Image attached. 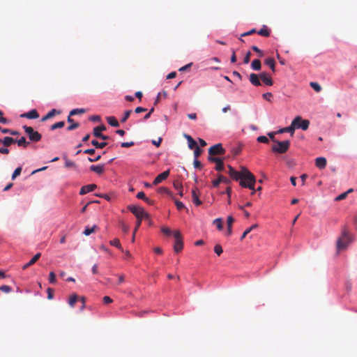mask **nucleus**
Returning <instances> with one entry per match:
<instances>
[{
  "mask_svg": "<svg viewBox=\"0 0 357 357\" xmlns=\"http://www.w3.org/2000/svg\"><path fill=\"white\" fill-rule=\"evenodd\" d=\"M40 253H37L33 256V257L28 262V265L32 266L34 264L40 257Z\"/></svg>",
  "mask_w": 357,
  "mask_h": 357,
  "instance_id": "39",
  "label": "nucleus"
},
{
  "mask_svg": "<svg viewBox=\"0 0 357 357\" xmlns=\"http://www.w3.org/2000/svg\"><path fill=\"white\" fill-rule=\"evenodd\" d=\"M256 32H257L256 29H252L250 30L249 31H247V32H245V33H242L241 36V37H244V36H250V35H251L252 33H255Z\"/></svg>",
  "mask_w": 357,
  "mask_h": 357,
  "instance_id": "59",
  "label": "nucleus"
},
{
  "mask_svg": "<svg viewBox=\"0 0 357 357\" xmlns=\"http://www.w3.org/2000/svg\"><path fill=\"white\" fill-rule=\"evenodd\" d=\"M199 190L197 188H195L192 190V202L196 206H199L202 204V201L199 198Z\"/></svg>",
  "mask_w": 357,
  "mask_h": 357,
  "instance_id": "12",
  "label": "nucleus"
},
{
  "mask_svg": "<svg viewBox=\"0 0 357 357\" xmlns=\"http://www.w3.org/2000/svg\"><path fill=\"white\" fill-rule=\"evenodd\" d=\"M91 144L96 146V148L99 149H102L107 145L106 142H98L97 140L91 141Z\"/></svg>",
  "mask_w": 357,
  "mask_h": 357,
  "instance_id": "32",
  "label": "nucleus"
},
{
  "mask_svg": "<svg viewBox=\"0 0 357 357\" xmlns=\"http://www.w3.org/2000/svg\"><path fill=\"white\" fill-rule=\"evenodd\" d=\"M241 149L240 147H236V148H233L231 149V152H232L233 155H236L239 154V153L241 152Z\"/></svg>",
  "mask_w": 357,
  "mask_h": 357,
  "instance_id": "63",
  "label": "nucleus"
},
{
  "mask_svg": "<svg viewBox=\"0 0 357 357\" xmlns=\"http://www.w3.org/2000/svg\"><path fill=\"white\" fill-rule=\"evenodd\" d=\"M294 128L292 127V123H291L290 126H288V127H286V128H282L280 129L278 132L279 133H282V132H290L291 135L294 134Z\"/></svg>",
  "mask_w": 357,
  "mask_h": 357,
  "instance_id": "30",
  "label": "nucleus"
},
{
  "mask_svg": "<svg viewBox=\"0 0 357 357\" xmlns=\"http://www.w3.org/2000/svg\"><path fill=\"white\" fill-rule=\"evenodd\" d=\"M106 130V126L104 124L96 126L93 128V134L97 137L102 139L103 140L108 139L109 137L108 136L104 135L102 134V132Z\"/></svg>",
  "mask_w": 357,
  "mask_h": 357,
  "instance_id": "9",
  "label": "nucleus"
},
{
  "mask_svg": "<svg viewBox=\"0 0 357 357\" xmlns=\"http://www.w3.org/2000/svg\"><path fill=\"white\" fill-rule=\"evenodd\" d=\"M86 110L84 109H74L71 110L67 119L68 122L71 123L73 121V119L71 118L72 116L84 114Z\"/></svg>",
  "mask_w": 357,
  "mask_h": 357,
  "instance_id": "19",
  "label": "nucleus"
},
{
  "mask_svg": "<svg viewBox=\"0 0 357 357\" xmlns=\"http://www.w3.org/2000/svg\"><path fill=\"white\" fill-rule=\"evenodd\" d=\"M194 151V156L197 159L202 153V150L199 146H195Z\"/></svg>",
  "mask_w": 357,
  "mask_h": 357,
  "instance_id": "44",
  "label": "nucleus"
},
{
  "mask_svg": "<svg viewBox=\"0 0 357 357\" xmlns=\"http://www.w3.org/2000/svg\"><path fill=\"white\" fill-rule=\"evenodd\" d=\"M21 172H22L21 167L16 168L15 170L14 171V172L13 173L12 179L14 180L17 176H18L21 174Z\"/></svg>",
  "mask_w": 357,
  "mask_h": 357,
  "instance_id": "45",
  "label": "nucleus"
},
{
  "mask_svg": "<svg viewBox=\"0 0 357 357\" xmlns=\"http://www.w3.org/2000/svg\"><path fill=\"white\" fill-rule=\"evenodd\" d=\"M1 132L3 133H9L11 135H19V132H17L16 130H12L8 129V128L1 129Z\"/></svg>",
  "mask_w": 357,
  "mask_h": 357,
  "instance_id": "40",
  "label": "nucleus"
},
{
  "mask_svg": "<svg viewBox=\"0 0 357 357\" xmlns=\"http://www.w3.org/2000/svg\"><path fill=\"white\" fill-rule=\"evenodd\" d=\"M260 79L267 86H272L273 84L271 77L268 73L263 72L259 74Z\"/></svg>",
  "mask_w": 357,
  "mask_h": 357,
  "instance_id": "11",
  "label": "nucleus"
},
{
  "mask_svg": "<svg viewBox=\"0 0 357 357\" xmlns=\"http://www.w3.org/2000/svg\"><path fill=\"white\" fill-rule=\"evenodd\" d=\"M70 123V125L67 128L68 131L73 130L79 126V124L78 123L74 122V121Z\"/></svg>",
  "mask_w": 357,
  "mask_h": 357,
  "instance_id": "41",
  "label": "nucleus"
},
{
  "mask_svg": "<svg viewBox=\"0 0 357 357\" xmlns=\"http://www.w3.org/2000/svg\"><path fill=\"white\" fill-rule=\"evenodd\" d=\"M208 161H210L211 162H215L216 164V166L215 168L216 171L220 172L224 169V162L221 158L208 156Z\"/></svg>",
  "mask_w": 357,
  "mask_h": 357,
  "instance_id": "10",
  "label": "nucleus"
},
{
  "mask_svg": "<svg viewBox=\"0 0 357 357\" xmlns=\"http://www.w3.org/2000/svg\"><path fill=\"white\" fill-rule=\"evenodd\" d=\"M161 231L165 234V235H167V236H171L172 234V230L168 228V227H163L161 228Z\"/></svg>",
  "mask_w": 357,
  "mask_h": 357,
  "instance_id": "48",
  "label": "nucleus"
},
{
  "mask_svg": "<svg viewBox=\"0 0 357 357\" xmlns=\"http://www.w3.org/2000/svg\"><path fill=\"white\" fill-rule=\"evenodd\" d=\"M94 195L96 197H103V198H105V199H107L108 201L110 199L109 196L108 195H107V194H97V193H94Z\"/></svg>",
  "mask_w": 357,
  "mask_h": 357,
  "instance_id": "61",
  "label": "nucleus"
},
{
  "mask_svg": "<svg viewBox=\"0 0 357 357\" xmlns=\"http://www.w3.org/2000/svg\"><path fill=\"white\" fill-rule=\"evenodd\" d=\"M174 187L176 190H178V195L181 196V197H183V185L182 183L178 181H175L174 182Z\"/></svg>",
  "mask_w": 357,
  "mask_h": 357,
  "instance_id": "25",
  "label": "nucleus"
},
{
  "mask_svg": "<svg viewBox=\"0 0 357 357\" xmlns=\"http://www.w3.org/2000/svg\"><path fill=\"white\" fill-rule=\"evenodd\" d=\"M214 252L218 256H220L222 253V252H223L222 246L220 245H219V244L215 245V247H214Z\"/></svg>",
  "mask_w": 357,
  "mask_h": 357,
  "instance_id": "43",
  "label": "nucleus"
},
{
  "mask_svg": "<svg viewBox=\"0 0 357 357\" xmlns=\"http://www.w3.org/2000/svg\"><path fill=\"white\" fill-rule=\"evenodd\" d=\"M15 142L19 146H23L24 148L27 147V146L29 144V142L26 140L24 137H22L18 140H16Z\"/></svg>",
  "mask_w": 357,
  "mask_h": 357,
  "instance_id": "28",
  "label": "nucleus"
},
{
  "mask_svg": "<svg viewBox=\"0 0 357 357\" xmlns=\"http://www.w3.org/2000/svg\"><path fill=\"white\" fill-rule=\"evenodd\" d=\"M175 204L178 210H182L185 208L183 202L178 200H175Z\"/></svg>",
  "mask_w": 357,
  "mask_h": 357,
  "instance_id": "54",
  "label": "nucleus"
},
{
  "mask_svg": "<svg viewBox=\"0 0 357 357\" xmlns=\"http://www.w3.org/2000/svg\"><path fill=\"white\" fill-rule=\"evenodd\" d=\"M0 290L5 293H9L12 291V288L8 285H2L0 287Z\"/></svg>",
  "mask_w": 357,
  "mask_h": 357,
  "instance_id": "49",
  "label": "nucleus"
},
{
  "mask_svg": "<svg viewBox=\"0 0 357 357\" xmlns=\"http://www.w3.org/2000/svg\"><path fill=\"white\" fill-rule=\"evenodd\" d=\"M22 118H26L29 119H36L39 117L38 112L36 109H31V111L24 113L20 116Z\"/></svg>",
  "mask_w": 357,
  "mask_h": 357,
  "instance_id": "14",
  "label": "nucleus"
},
{
  "mask_svg": "<svg viewBox=\"0 0 357 357\" xmlns=\"http://www.w3.org/2000/svg\"><path fill=\"white\" fill-rule=\"evenodd\" d=\"M47 298L52 299L53 298V289L51 288H47Z\"/></svg>",
  "mask_w": 357,
  "mask_h": 357,
  "instance_id": "64",
  "label": "nucleus"
},
{
  "mask_svg": "<svg viewBox=\"0 0 357 357\" xmlns=\"http://www.w3.org/2000/svg\"><path fill=\"white\" fill-rule=\"evenodd\" d=\"M175 242L174 244V250L175 252L178 253L181 252L183 248V241L181 232L177 230L174 232Z\"/></svg>",
  "mask_w": 357,
  "mask_h": 357,
  "instance_id": "7",
  "label": "nucleus"
},
{
  "mask_svg": "<svg viewBox=\"0 0 357 357\" xmlns=\"http://www.w3.org/2000/svg\"><path fill=\"white\" fill-rule=\"evenodd\" d=\"M23 129L31 142H38L41 139L42 135L38 132L35 131L32 127L24 126Z\"/></svg>",
  "mask_w": 357,
  "mask_h": 357,
  "instance_id": "6",
  "label": "nucleus"
},
{
  "mask_svg": "<svg viewBox=\"0 0 357 357\" xmlns=\"http://www.w3.org/2000/svg\"><path fill=\"white\" fill-rule=\"evenodd\" d=\"M251 67L254 70H259L261 67V61L259 59H255L251 63Z\"/></svg>",
  "mask_w": 357,
  "mask_h": 357,
  "instance_id": "27",
  "label": "nucleus"
},
{
  "mask_svg": "<svg viewBox=\"0 0 357 357\" xmlns=\"http://www.w3.org/2000/svg\"><path fill=\"white\" fill-rule=\"evenodd\" d=\"M131 113H132V110H126L124 112V116L121 119V122L124 123L129 118Z\"/></svg>",
  "mask_w": 357,
  "mask_h": 357,
  "instance_id": "52",
  "label": "nucleus"
},
{
  "mask_svg": "<svg viewBox=\"0 0 357 357\" xmlns=\"http://www.w3.org/2000/svg\"><path fill=\"white\" fill-rule=\"evenodd\" d=\"M128 209L137 218V221L135 228V232H136L142 224V220L149 219V215L142 207L136 205H128Z\"/></svg>",
  "mask_w": 357,
  "mask_h": 357,
  "instance_id": "2",
  "label": "nucleus"
},
{
  "mask_svg": "<svg viewBox=\"0 0 357 357\" xmlns=\"http://www.w3.org/2000/svg\"><path fill=\"white\" fill-rule=\"evenodd\" d=\"M185 137L188 140V147L190 149H193L195 146H197V142L193 139V138L190 135H185Z\"/></svg>",
  "mask_w": 357,
  "mask_h": 357,
  "instance_id": "26",
  "label": "nucleus"
},
{
  "mask_svg": "<svg viewBox=\"0 0 357 357\" xmlns=\"http://www.w3.org/2000/svg\"><path fill=\"white\" fill-rule=\"evenodd\" d=\"M213 224L216 226L218 230H222L223 228L222 218H216L213 220Z\"/></svg>",
  "mask_w": 357,
  "mask_h": 357,
  "instance_id": "34",
  "label": "nucleus"
},
{
  "mask_svg": "<svg viewBox=\"0 0 357 357\" xmlns=\"http://www.w3.org/2000/svg\"><path fill=\"white\" fill-rule=\"evenodd\" d=\"M347 195H348V192H343V193L340 194V195H338L335 198V200L340 201V200L344 199Z\"/></svg>",
  "mask_w": 357,
  "mask_h": 357,
  "instance_id": "55",
  "label": "nucleus"
},
{
  "mask_svg": "<svg viewBox=\"0 0 357 357\" xmlns=\"http://www.w3.org/2000/svg\"><path fill=\"white\" fill-rule=\"evenodd\" d=\"M265 63L271 69L275 72V62L274 61V59L273 58H268L265 60Z\"/></svg>",
  "mask_w": 357,
  "mask_h": 357,
  "instance_id": "29",
  "label": "nucleus"
},
{
  "mask_svg": "<svg viewBox=\"0 0 357 357\" xmlns=\"http://www.w3.org/2000/svg\"><path fill=\"white\" fill-rule=\"evenodd\" d=\"M260 77L259 75H257L255 73H251L250 75V82L251 84L255 86H259L261 85L260 82Z\"/></svg>",
  "mask_w": 357,
  "mask_h": 357,
  "instance_id": "18",
  "label": "nucleus"
},
{
  "mask_svg": "<svg viewBox=\"0 0 357 357\" xmlns=\"http://www.w3.org/2000/svg\"><path fill=\"white\" fill-rule=\"evenodd\" d=\"M251 48H252V50L253 51H255L256 53H257V54H258V56H259V57H262V56H264V53H263V52H262L260 49H259L257 46L253 45V46H252V47H251Z\"/></svg>",
  "mask_w": 357,
  "mask_h": 357,
  "instance_id": "47",
  "label": "nucleus"
},
{
  "mask_svg": "<svg viewBox=\"0 0 357 357\" xmlns=\"http://www.w3.org/2000/svg\"><path fill=\"white\" fill-rule=\"evenodd\" d=\"M134 144H135L134 142H122L121 144V146L123 148H128V147L132 146Z\"/></svg>",
  "mask_w": 357,
  "mask_h": 357,
  "instance_id": "56",
  "label": "nucleus"
},
{
  "mask_svg": "<svg viewBox=\"0 0 357 357\" xmlns=\"http://www.w3.org/2000/svg\"><path fill=\"white\" fill-rule=\"evenodd\" d=\"M91 171L95 172L96 174L98 175H101L105 172V165L100 164V165H91Z\"/></svg>",
  "mask_w": 357,
  "mask_h": 357,
  "instance_id": "15",
  "label": "nucleus"
},
{
  "mask_svg": "<svg viewBox=\"0 0 357 357\" xmlns=\"http://www.w3.org/2000/svg\"><path fill=\"white\" fill-rule=\"evenodd\" d=\"M350 242L348 227L344 226L342 231V236L337 240V249L338 250L345 249Z\"/></svg>",
  "mask_w": 357,
  "mask_h": 357,
  "instance_id": "3",
  "label": "nucleus"
},
{
  "mask_svg": "<svg viewBox=\"0 0 357 357\" xmlns=\"http://www.w3.org/2000/svg\"><path fill=\"white\" fill-rule=\"evenodd\" d=\"M49 282L51 284L56 283V275L54 272H50L49 275Z\"/></svg>",
  "mask_w": 357,
  "mask_h": 357,
  "instance_id": "46",
  "label": "nucleus"
},
{
  "mask_svg": "<svg viewBox=\"0 0 357 357\" xmlns=\"http://www.w3.org/2000/svg\"><path fill=\"white\" fill-rule=\"evenodd\" d=\"M262 97H263L265 100H268V101H269V102H271V98H272V97H273V94H272L271 93H270V92H267V93H264V94L262 95Z\"/></svg>",
  "mask_w": 357,
  "mask_h": 357,
  "instance_id": "53",
  "label": "nucleus"
},
{
  "mask_svg": "<svg viewBox=\"0 0 357 357\" xmlns=\"http://www.w3.org/2000/svg\"><path fill=\"white\" fill-rule=\"evenodd\" d=\"M228 174L230 177L235 180H240L239 184L243 188L254 189L256 183L255 176L245 167H242L240 172L236 171L231 166L228 165Z\"/></svg>",
  "mask_w": 357,
  "mask_h": 357,
  "instance_id": "1",
  "label": "nucleus"
},
{
  "mask_svg": "<svg viewBox=\"0 0 357 357\" xmlns=\"http://www.w3.org/2000/svg\"><path fill=\"white\" fill-rule=\"evenodd\" d=\"M16 139L10 137H5L3 139H1V143L6 146H9L10 144L15 143Z\"/></svg>",
  "mask_w": 357,
  "mask_h": 357,
  "instance_id": "22",
  "label": "nucleus"
},
{
  "mask_svg": "<svg viewBox=\"0 0 357 357\" xmlns=\"http://www.w3.org/2000/svg\"><path fill=\"white\" fill-rule=\"evenodd\" d=\"M107 121L110 126H112L113 127H119V121L114 116H107Z\"/></svg>",
  "mask_w": 357,
  "mask_h": 357,
  "instance_id": "24",
  "label": "nucleus"
},
{
  "mask_svg": "<svg viewBox=\"0 0 357 357\" xmlns=\"http://www.w3.org/2000/svg\"><path fill=\"white\" fill-rule=\"evenodd\" d=\"M275 142L276 144L272 146V151L274 153H284L289 149L290 142L289 140Z\"/></svg>",
  "mask_w": 357,
  "mask_h": 357,
  "instance_id": "5",
  "label": "nucleus"
},
{
  "mask_svg": "<svg viewBox=\"0 0 357 357\" xmlns=\"http://www.w3.org/2000/svg\"><path fill=\"white\" fill-rule=\"evenodd\" d=\"M310 85L316 92H320L321 90V86L317 82H312Z\"/></svg>",
  "mask_w": 357,
  "mask_h": 357,
  "instance_id": "37",
  "label": "nucleus"
},
{
  "mask_svg": "<svg viewBox=\"0 0 357 357\" xmlns=\"http://www.w3.org/2000/svg\"><path fill=\"white\" fill-rule=\"evenodd\" d=\"M258 225L257 224L252 225L250 227L248 228L242 234L241 237V240H243L252 229L257 228Z\"/></svg>",
  "mask_w": 357,
  "mask_h": 357,
  "instance_id": "33",
  "label": "nucleus"
},
{
  "mask_svg": "<svg viewBox=\"0 0 357 357\" xmlns=\"http://www.w3.org/2000/svg\"><path fill=\"white\" fill-rule=\"evenodd\" d=\"M169 175V170H167L163 172L162 173L158 175L154 179L153 183L154 185H158L161 183L163 180H165Z\"/></svg>",
  "mask_w": 357,
  "mask_h": 357,
  "instance_id": "13",
  "label": "nucleus"
},
{
  "mask_svg": "<svg viewBox=\"0 0 357 357\" xmlns=\"http://www.w3.org/2000/svg\"><path fill=\"white\" fill-rule=\"evenodd\" d=\"M257 33L261 36L268 37L270 36V30L266 25H264L263 27L257 31Z\"/></svg>",
  "mask_w": 357,
  "mask_h": 357,
  "instance_id": "23",
  "label": "nucleus"
},
{
  "mask_svg": "<svg viewBox=\"0 0 357 357\" xmlns=\"http://www.w3.org/2000/svg\"><path fill=\"white\" fill-rule=\"evenodd\" d=\"M137 197L138 199H143L144 201V199H146V197L145 193L144 192L141 191L137 194Z\"/></svg>",
  "mask_w": 357,
  "mask_h": 357,
  "instance_id": "60",
  "label": "nucleus"
},
{
  "mask_svg": "<svg viewBox=\"0 0 357 357\" xmlns=\"http://www.w3.org/2000/svg\"><path fill=\"white\" fill-rule=\"evenodd\" d=\"M326 159L324 157H319L315 160V165L320 169H324L326 166Z\"/></svg>",
  "mask_w": 357,
  "mask_h": 357,
  "instance_id": "17",
  "label": "nucleus"
},
{
  "mask_svg": "<svg viewBox=\"0 0 357 357\" xmlns=\"http://www.w3.org/2000/svg\"><path fill=\"white\" fill-rule=\"evenodd\" d=\"M100 120H101V118L100 116H98V115L91 116V121H92L99 122V121H100Z\"/></svg>",
  "mask_w": 357,
  "mask_h": 357,
  "instance_id": "62",
  "label": "nucleus"
},
{
  "mask_svg": "<svg viewBox=\"0 0 357 357\" xmlns=\"http://www.w3.org/2000/svg\"><path fill=\"white\" fill-rule=\"evenodd\" d=\"M89 192V185H86L83 186L79 192L80 195H85L86 193Z\"/></svg>",
  "mask_w": 357,
  "mask_h": 357,
  "instance_id": "51",
  "label": "nucleus"
},
{
  "mask_svg": "<svg viewBox=\"0 0 357 357\" xmlns=\"http://www.w3.org/2000/svg\"><path fill=\"white\" fill-rule=\"evenodd\" d=\"M310 121L306 119H303L301 116H297L292 121V127L295 129H302L306 130L309 128Z\"/></svg>",
  "mask_w": 357,
  "mask_h": 357,
  "instance_id": "4",
  "label": "nucleus"
},
{
  "mask_svg": "<svg viewBox=\"0 0 357 357\" xmlns=\"http://www.w3.org/2000/svg\"><path fill=\"white\" fill-rule=\"evenodd\" d=\"M79 303H80V304H81L79 310H80V312H82L86 307V298L84 296L80 297Z\"/></svg>",
  "mask_w": 357,
  "mask_h": 357,
  "instance_id": "36",
  "label": "nucleus"
},
{
  "mask_svg": "<svg viewBox=\"0 0 357 357\" xmlns=\"http://www.w3.org/2000/svg\"><path fill=\"white\" fill-rule=\"evenodd\" d=\"M56 112H56V110L55 109H52L45 116H44L42 118L41 121H46V120L53 117Z\"/></svg>",
  "mask_w": 357,
  "mask_h": 357,
  "instance_id": "31",
  "label": "nucleus"
},
{
  "mask_svg": "<svg viewBox=\"0 0 357 357\" xmlns=\"http://www.w3.org/2000/svg\"><path fill=\"white\" fill-rule=\"evenodd\" d=\"M102 301L105 304H109L113 302L112 299L109 296H104L102 298Z\"/></svg>",
  "mask_w": 357,
  "mask_h": 357,
  "instance_id": "57",
  "label": "nucleus"
},
{
  "mask_svg": "<svg viewBox=\"0 0 357 357\" xmlns=\"http://www.w3.org/2000/svg\"><path fill=\"white\" fill-rule=\"evenodd\" d=\"M257 140L258 142L264 144H267L269 142L268 139L266 136H259L257 137Z\"/></svg>",
  "mask_w": 357,
  "mask_h": 357,
  "instance_id": "50",
  "label": "nucleus"
},
{
  "mask_svg": "<svg viewBox=\"0 0 357 357\" xmlns=\"http://www.w3.org/2000/svg\"><path fill=\"white\" fill-rule=\"evenodd\" d=\"M234 222V219L232 216H228L227 219V233L228 236H230L232 234V224Z\"/></svg>",
  "mask_w": 357,
  "mask_h": 357,
  "instance_id": "21",
  "label": "nucleus"
},
{
  "mask_svg": "<svg viewBox=\"0 0 357 357\" xmlns=\"http://www.w3.org/2000/svg\"><path fill=\"white\" fill-rule=\"evenodd\" d=\"M79 298L80 297H79L77 294H74L73 295H71L69 298H68V305L71 307H74L76 303L77 302H79Z\"/></svg>",
  "mask_w": 357,
  "mask_h": 357,
  "instance_id": "20",
  "label": "nucleus"
},
{
  "mask_svg": "<svg viewBox=\"0 0 357 357\" xmlns=\"http://www.w3.org/2000/svg\"><path fill=\"white\" fill-rule=\"evenodd\" d=\"M220 183L229 184L230 180L222 175H219L218 178L213 181V186L215 188L218 187Z\"/></svg>",
  "mask_w": 357,
  "mask_h": 357,
  "instance_id": "16",
  "label": "nucleus"
},
{
  "mask_svg": "<svg viewBox=\"0 0 357 357\" xmlns=\"http://www.w3.org/2000/svg\"><path fill=\"white\" fill-rule=\"evenodd\" d=\"M94 153H95L94 149H91V162L98 161V160H100V158L101 157L100 155H94Z\"/></svg>",
  "mask_w": 357,
  "mask_h": 357,
  "instance_id": "38",
  "label": "nucleus"
},
{
  "mask_svg": "<svg viewBox=\"0 0 357 357\" xmlns=\"http://www.w3.org/2000/svg\"><path fill=\"white\" fill-rule=\"evenodd\" d=\"M250 56H251L250 52H247V54H245L244 59H243L244 63H248L250 62Z\"/></svg>",
  "mask_w": 357,
  "mask_h": 357,
  "instance_id": "58",
  "label": "nucleus"
},
{
  "mask_svg": "<svg viewBox=\"0 0 357 357\" xmlns=\"http://www.w3.org/2000/svg\"><path fill=\"white\" fill-rule=\"evenodd\" d=\"M110 244L113 246H115L119 249H122L120 241L118 238H114L110 241Z\"/></svg>",
  "mask_w": 357,
  "mask_h": 357,
  "instance_id": "42",
  "label": "nucleus"
},
{
  "mask_svg": "<svg viewBox=\"0 0 357 357\" xmlns=\"http://www.w3.org/2000/svg\"><path fill=\"white\" fill-rule=\"evenodd\" d=\"M225 153V149H223L222 144H216L214 146H212L208 149V156H212L215 155H223Z\"/></svg>",
  "mask_w": 357,
  "mask_h": 357,
  "instance_id": "8",
  "label": "nucleus"
},
{
  "mask_svg": "<svg viewBox=\"0 0 357 357\" xmlns=\"http://www.w3.org/2000/svg\"><path fill=\"white\" fill-rule=\"evenodd\" d=\"M64 126H65V122L64 121H59V122L55 123L53 125H52L50 129L52 130H56L57 128H61Z\"/></svg>",
  "mask_w": 357,
  "mask_h": 357,
  "instance_id": "35",
  "label": "nucleus"
}]
</instances>
